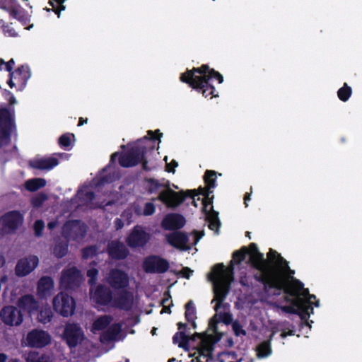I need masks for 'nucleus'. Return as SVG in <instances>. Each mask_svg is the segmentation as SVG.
Wrapping results in <instances>:
<instances>
[{
    "instance_id": "1",
    "label": "nucleus",
    "mask_w": 362,
    "mask_h": 362,
    "mask_svg": "<svg viewBox=\"0 0 362 362\" xmlns=\"http://www.w3.org/2000/svg\"><path fill=\"white\" fill-rule=\"evenodd\" d=\"M250 262L259 272L254 279L263 285L265 292L274 289L283 294H310L304 284L294 277L295 270L291 269L288 262L276 250L269 249L267 259L262 252L252 254Z\"/></svg>"
},
{
    "instance_id": "2",
    "label": "nucleus",
    "mask_w": 362,
    "mask_h": 362,
    "mask_svg": "<svg viewBox=\"0 0 362 362\" xmlns=\"http://www.w3.org/2000/svg\"><path fill=\"white\" fill-rule=\"evenodd\" d=\"M211 303H214L216 315L209 323L208 332L210 333L207 334H196L192 338L193 340H195L196 338L199 339L197 351L194 354V355L198 354L197 362H211L210 358L213 351V344L216 341L213 334L221 335L218 331L217 324L221 321L228 325L233 321L232 315L229 312L230 303L226 301V296H215ZM218 339L219 336L216 340Z\"/></svg>"
},
{
    "instance_id": "3",
    "label": "nucleus",
    "mask_w": 362,
    "mask_h": 362,
    "mask_svg": "<svg viewBox=\"0 0 362 362\" xmlns=\"http://www.w3.org/2000/svg\"><path fill=\"white\" fill-rule=\"evenodd\" d=\"M249 254L247 247H242L235 251L228 267L223 263L216 264L207 274L208 280L212 284L214 294H228L233 285L235 284L234 265L245 260Z\"/></svg>"
},
{
    "instance_id": "4",
    "label": "nucleus",
    "mask_w": 362,
    "mask_h": 362,
    "mask_svg": "<svg viewBox=\"0 0 362 362\" xmlns=\"http://www.w3.org/2000/svg\"><path fill=\"white\" fill-rule=\"evenodd\" d=\"M213 78L217 80L218 83L223 82L222 74L210 68L208 64H202L192 69H187L180 76V80L182 83H187L192 89L202 93L204 97L210 98L218 97V91L209 83Z\"/></svg>"
},
{
    "instance_id": "5",
    "label": "nucleus",
    "mask_w": 362,
    "mask_h": 362,
    "mask_svg": "<svg viewBox=\"0 0 362 362\" xmlns=\"http://www.w3.org/2000/svg\"><path fill=\"white\" fill-rule=\"evenodd\" d=\"M163 134L160 132L159 129L156 131L148 130L147 135L144 137V140H147L151 143L150 146H145L143 144H137L129 148L124 153L119 154V152L113 153L110 156V160L108 165L103 168V171H105L107 168L111 165H114L116 162L117 157L119 155L118 161L119 164L122 168H131L134 167L139 164L144 159V154H147L148 151H154L156 141L158 140L160 142V137Z\"/></svg>"
},
{
    "instance_id": "6",
    "label": "nucleus",
    "mask_w": 362,
    "mask_h": 362,
    "mask_svg": "<svg viewBox=\"0 0 362 362\" xmlns=\"http://www.w3.org/2000/svg\"><path fill=\"white\" fill-rule=\"evenodd\" d=\"M146 182L148 184V192L153 194L157 192L161 187L164 188L158 197V199L168 207L175 208L185 202L184 190L175 192L170 187V182L160 183L155 178H148Z\"/></svg>"
},
{
    "instance_id": "7",
    "label": "nucleus",
    "mask_w": 362,
    "mask_h": 362,
    "mask_svg": "<svg viewBox=\"0 0 362 362\" xmlns=\"http://www.w3.org/2000/svg\"><path fill=\"white\" fill-rule=\"evenodd\" d=\"M16 130L14 113L7 107L0 108V148L11 143L12 134Z\"/></svg>"
},
{
    "instance_id": "8",
    "label": "nucleus",
    "mask_w": 362,
    "mask_h": 362,
    "mask_svg": "<svg viewBox=\"0 0 362 362\" xmlns=\"http://www.w3.org/2000/svg\"><path fill=\"white\" fill-rule=\"evenodd\" d=\"M83 280L81 272L76 267L64 269L59 279V288L62 290L57 294H64V291H75Z\"/></svg>"
},
{
    "instance_id": "9",
    "label": "nucleus",
    "mask_w": 362,
    "mask_h": 362,
    "mask_svg": "<svg viewBox=\"0 0 362 362\" xmlns=\"http://www.w3.org/2000/svg\"><path fill=\"white\" fill-rule=\"evenodd\" d=\"M305 296H286V304L280 305L279 308L285 313H298L300 315H309L311 308V298L315 296H309L310 298H304Z\"/></svg>"
},
{
    "instance_id": "10",
    "label": "nucleus",
    "mask_w": 362,
    "mask_h": 362,
    "mask_svg": "<svg viewBox=\"0 0 362 362\" xmlns=\"http://www.w3.org/2000/svg\"><path fill=\"white\" fill-rule=\"evenodd\" d=\"M87 233V226L81 220L66 221L62 228V235L67 241H79Z\"/></svg>"
},
{
    "instance_id": "11",
    "label": "nucleus",
    "mask_w": 362,
    "mask_h": 362,
    "mask_svg": "<svg viewBox=\"0 0 362 362\" xmlns=\"http://www.w3.org/2000/svg\"><path fill=\"white\" fill-rule=\"evenodd\" d=\"M0 8L7 11L11 18L18 20L24 26L30 21V15L17 0H0Z\"/></svg>"
},
{
    "instance_id": "12",
    "label": "nucleus",
    "mask_w": 362,
    "mask_h": 362,
    "mask_svg": "<svg viewBox=\"0 0 362 362\" xmlns=\"http://www.w3.org/2000/svg\"><path fill=\"white\" fill-rule=\"evenodd\" d=\"M142 267L146 274H164L169 269L170 263L159 255H151L144 259Z\"/></svg>"
},
{
    "instance_id": "13",
    "label": "nucleus",
    "mask_w": 362,
    "mask_h": 362,
    "mask_svg": "<svg viewBox=\"0 0 362 362\" xmlns=\"http://www.w3.org/2000/svg\"><path fill=\"white\" fill-rule=\"evenodd\" d=\"M23 216L19 211H8L0 218V231L4 234L14 233L23 223Z\"/></svg>"
},
{
    "instance_id": "14",
    "label": "nucleus",
    "mask_w": 362,
    "mask_h": 362,
    "mask_svg": "<svg viewBox=\"0 0 362 362\" xmlns=\"http://www.w3.org/2000/svg\"><path fill=\"white\" fill-rule=\"evenodd\" d=\"M151 240V235L141 226H135L126 238V243L131 248L144 247Z\"/></svg>"
},
{
    "instance_id": "15",
    "label": "nucleus",
    "mask_w": 362,
    "mask_h": 362,
    "mask_svg": "<svg viewBox=\"0 0 362 362\" xmlns=\"http://www.w3.org/2000/svg\"><path fill=\"white\" fill-rule=\"evenodd\" d=\"M53 306L57 313L64 317H69L74 313L76 301L72 296H55Z\"/></svg>"
},
{
    "instance_id": "16",
    "label": "nucleus",
    "mask_w": 362,
    "mask_h": 362,
    "mask_svg": "<svg viewBox=\"0 0 362 362\" xmlns=\"http://www.w3.org/2000/svg\"><path fill=\"white\" fill-rule=\"evenodd\" d=\"M51 337L47 332L42 329H33L27 334L24 340L26 346L35 348H42L49 344Z\"/></svg>"
},
{
    "instance_id": "17",
    "label": "nucleus",
    "mask_w": 362,
    "mask_h": 362,
    "mask_svg": "<svg viewBox=\"0 0 362 362\" xmlns=\"http://www.w3.org/2000/svg\"><path fill=\"white\" fill-rule=\"evenodd\" d=\"M107 282L114 290L124 289L129 286V278L124 271L114 268L110 270Z\"/></svg>"
},
{
    "instance_id": "18",
    "label": "nucleus",
    "mask_w": 362,
    "mask_h": 362,
    "mask_svg": "<svg viewBox=\"0 0 362 362\" xmlns=\"http://www.w3.org/2000/svg\"><path fill=\"white\" fill-rule=\"evenodd\" d=\"M2 322L8 326H18L23 320L21 312L13 305H7L2 308L0 313Z\"/></svg>"
},
{
    "instance_id": "19",
    "label": "nucleus",
    "mask_w": 362,
    "mask_h": 362,
    "mask_svg": "<svg viewBox=\"0 0 362 362\" xmlns=\"http://www.w3.org/2000/svg\"><path fill=\"white\" fill-rule=\"evenodd\" d=\"M39 264V259L35 255H29L20 259L15 267L17 276L23 277L31 273Z\"/></svg>"
},
{
    "instance_id": "20",
    "label": "nucleus",
    "mask_w": 362,
    "mask_h": 362,
    "mask_svg": "<svg viewBox=\"0 0 362 362\" xmlns=\"http://www.w3.org/2000/svg\"><path fill=\"white\" fill-rule=\"evenodd\" d=\"M107 253L112 260H124L129 255V250L122 242L114 240L108 243Z\"/></svg>"
},
{
    "instance_id": "21",
    "label": "nucleus",
    "mask_w": 362,
    "mask_h": 362,
    "mask_svg": "<svg viewBox=\"0 0 362 362\" xmlns=\"http://www.w3.org/2000/svg\"><path fill=\"white\" fill-rule=\"evenodd\" d=\"M186 220L180 214H169L161 221V226L165 230H179L184 227Z\"/></svg>"
},
{
    "instance_id": "22",
    "label": "nucleus",
    "mask_w": 362,
    "mask_h": 362,
    "mask_svg": "<svg viewBox=\"0 0 362 362\" xmlns=\"http://www.w3.org/2000/svg\"><path fill=\"white\" fill-rule=\"evenodd\" d=\"M64 334L70 346H76L83 339V334L81 328L74 324L67 325Z\"/></svg>"
},
{
    "instance_id": "23",
    "label": "nucleus",
    "mask_w": 362,
    "mask_h": 362,
    "mask_svg": "<svg viewBox=\"0 0 362 362\" xmlns=\"http://www.w3.org/2000/svg\"><path fill=\"white\" fill-rule=\"evenodd\" d=\"M168 243L173 247L181 250H187L189 247L187 246L189 238L186 233L183 232H174L167 235Z\"/></svg>"
},
{
    "instance_id": "24",
    "label": "nucleus",
    "mask_w": 362,
    "mask_h": 362,
    "mask_svg": "<svg viewBox=\"0 0 362 362\" xmlns=\"http://www.w3.org/2000/svg\"><path fill=\"white\" fill-rule=\"evenodd\" d=\"M59 160L55 157L37 158L30 160L29 165L33 169L50 170L59 164Z\"/></svg>"
},
{
    "instance_id": "25",
    "label": "nucleus",
    "mask_w": 362,
    "mask_h": 362,
    "mask_svg": "<svg viewBox=\"0 0 362 362\" xmlns=\"http://www.w3.org/2000/svg\"><path fill=\"white\" fill-rule=\"evenodd\" d=\"M11 76L14 77V80L20 86V90H23L28 81L31 76V71L28 65H21L18 66L13 72H11Z\"/></svg>"
},
{
    "instance_id": "26",
    "label": "nucleus",
    "mask_w": 362,
    "mask_h": 362,
    "mask_svg": "<svg viewBox=\"0 0 362 362\" xmlns=\"http://www.w3.org/2000/svg\"><path fill=\"white\" fill-rule=\"evenodd\" d=\"M40 300L42 301V298ZM40 303L42 302H40V299L34 298L33 296H22L18 300V306L30 314L37 310Z\"/></svg>"
},
{
    "instance_id": "27",
    "label": "nucleus",
    "mask_w": 362,
    "mask_h": 362,
    "mask_svg": "<svg viewBox=\"0 0 362 362\" xmlns=\"http://www.w3.org/2000/svg\"><path fill=\"white\" fill-rule=\"evenodd\" d=\"M54 282L51 276H43L38 280L36 294H46L54 288Z\"/></svg>"
},
{
    "instance_id": "28",
    "label": "nucleus",
    "mask_w": 362,
    "mask_h": 362,
    "mask_svg": "<svg viewBox=\"0 0 362 362\" xmlns=\"http://www.w3.org/2000/svg\"><path fill=\"white\" fill-rule=\"evenodd\" d=\"M211 193L212 191L208 189L206 186L205 187H199L197 189H187L185 192L184 191V196H185V200L187 197L194 198L199 194H202L204 197L202 200V204L204 203V200L209 202L210 200H212L214 197H212L211 198H209V195Z\"/></svg>"
},
{
    "instance_id": "29",
    "label": "nucleus",
    "mask_w": 362,
    "mask_h": 362,
    "mask_svg": "<svg viewBox=\"0 0 362 362\" xmlns=\"http://www.w3.org/2000/svg\"><path fill=\"white\" fill-rule=\"evenodd\" d=\"M113 296H91L90 300L95 307L102 309L103 306H114Z\"/></svg>"
},
{
    "instance_id": "30",
    "label": "nucleus",
    "mask_w": 362,
    "mask_h": 362,
    "mask_svg": "<svg viewBox=\"0 0 362 362\" xmlns=\"http://www.w3.org/2000/svg\"><path fill=\"white\" fill-rule=\"evenodd\" d=\"M69 242L59 240L54 244L52 252L53 255L57 258H62L66 255L69 250Z\"/></svg>"
},
{
    "instance_id": "31",
    "label": "nucleus",
    "mask_w": 362,
    "mask_h": 362,
    "mask_svg": "<svg viewBox=\"0 0 362 362\" xmlns=\"http://www.w3.org/2000/svg\"><path fill=\"white\" fill-rule=\"evenodd\" d=\"M112 318L108 315L100 316L97 318L93 323L92 325V332H96L98 331H100L106 328L109 325H110Z\"/></svg>"
},
{
    "instance_id": "32",
    "label": "nucleus",
    "mask_w": 362,
    "mask_h": 362,
    "mask_svg": "<svg viewBox=\"0 0 362 362\" xmlns=\"http://www.w3.org/2000/svg\"><path fill=\"white\" fill-rule=\"evenodd\" d=\"M46 180L44 178H33L25 182V188L30 192H35L46 185Z\"/></svg>"
},
{
    "instance_id": "33",
    "label": "nucleus",
    "mask_w": 362,
    "mask_h": 362,
    "mask_svg": "<svg viewBox=\"0 0 362 362\" xmlns=\"http://www.w3.org/2000/svg\"><path fill=\"white\" fill-rule=\"evenodd\" d=\"M114 306L118 307L124 310H128L131 308L132 300L129 296H113Z\"/></svg>"
},
{
    "instance_id": "34",
    "label": "nucleus",
    "mask_w": 362,
    "mask_h": 362,
    "mask_svg": "<svg viewBox=\"0 0 362 362\" xmlns=\"http://www.w3.org/2000/svg\"><path fill=\"white\" fill-rule=\"evenodd\" d=\"M205 185L211 190L216 186V172L211 170H206L204 175Z\"/></svg>"
},
{
    "instance_id": "35",
    "label": "nucleus",
    "mask_w": 362,
    "mask_h": 362,
    "mask_svg": "<svg viewBox=\"0 0 362 362\" xmlns=\"http://www.w3.org/2000/svg\"><path fill=\"white\" fill-rule=\"evenodd\" d=\"M212 200H210L209 202H207L206 200L204 201L203 203V207H202V212L206 215V221L207 222H211L212 221H218V213L217 211H215L213 210V206H211V211L209 212L207 210V206L209 205H212Z\"/></svg>"
},
{
    "instance_id": "36",
    "label": "nucleus",
    "mask_w": 362,
    "mask_h": 362,
    "mask_svg": "<svg viewBox=\"0 0 362 362\" xmlns=\"http://www.w3.org/2000/svg\"><path fill=\"white\" fill-rule=\"evenodd\" d=\"M26 362H52V358L49 356L31 351L27 356Z\"/></svg>"
},
{
    "instance_id": "37",
    "label": "nucleus",
    "mask_w": 362,
    "mask_h": 362,
    "mask_svg": "<svg viewBox=\"0 0 362 362\" xmlns=\"http://www.w3.org/2000/svg\"><path fill=\"white\" fill-rule=\"evenodd\" d=\"M98 273V270L96 268H90L87 271L86 275L89 278L88 281V284L90 286L89 294L93 293L94 286L97 284Z\"/></svg>"
},
{
    "instance_id": "38",
    "label": "nucleus",
    "mask_w": 362,
    "mask_h": 362,
    "mask_svg": "<svg viewBox=\"0 0 362 362\" xmlns=\"http://www.w3.org/2000/svg\"><path fill=\"white\" fill-rule=\"evenodd\" d=\"M351 94L352 88L346 83H344L343 86L337 91V97L342 102L348 101Z\"/></svg>"
},
{
    "instance_id": "39",
    "label": "nucleus",
    "mask_w": 362,
    "mask_h": 362,
    "mask_svg": "<svg viewBox=\"0 0 362 362\" xmlns=\"http://www.w3.org/2000/svg\"><path fill=\"white\" fill-rule=\"evenodd\" d=\"M25 2L27 6H30V4L28 3V0H23ZM65 0H49V4L52 6V9L54 13L57 15L58 18L60 17V13L62 11L65 9V6L63 5V3Z\"/></svg>"
},
{
    "instance_id": "40",
    "label": "nucleus",
    "mask_w": 362,
    "mask_h": 362,
    "mask_svg": "<svg viewBox=\"0 0 362 362\" xmlns=\"http://www.w3.org/2000/svg\"><path fill=\"white\" fill-rule=\"evenodd\" d=\"M173 341L175 344H177L180 347L187 349L189 337L183 332L180 331L174 335Z\"/></svg>"
},
{
    "instance_id": "41",
    "label": "nucleus",
    "mask_w": 362,
    "mask_h": 362,
    "mask_svg": "<svg viewBox=\"0 0 362 362\" xmlns=\"http://www.w3.org/2000/svg\"><path fill=\"white\" fill-rule=\"evenodd\" d=\"M272 353L270 344L269 341H264L257 347V355L259 358H264L269 356Z\"/></svg>"
},
{
    "instance_id": "42",
    "label": "nucleus",
    "mask_w": 362,
    "mask_h": 362,
    "mask_svg": "<svg viewBox=\"0 0 362 362\" xmlns=\"http://www.w3.org/2000/svg\"><path fill=\"white\" fill-rule=\"evenodd\" d=\"M52 317V313L49 308H42L39 315H38V320L42 323H47L51 320Z\"/></svg>"
},
{
    "instance_id": "43",
    "label": "nucleus",
    "mask_w": 362,
    "mask_h": 362,
    "mask_svg": "<svg viewBox=\"0 0 362 362\" xmlns=\"http://www.w3.org/2000/svg\"><path fill=\"white\" fill-rule=\"evenodd\" d=\"M98 247L96 245L87 246L82 249V257L87 259L90 257H93L97 255Z\"/></svg>"
},
{
    "instance_id": "44",
    "label": "nucleus",
    "mask_w": 362,
    "mask_h": 362,
    "mask_svg": "<svg viewBox=\"0 0 362 362\" xmlns=\"http://www.w3.org/2000/svg\"><path fill=\"white\" fill-rule=\"evenodd\" d=\"M71 136L74 137V134H64L59 138V145L64 149H68L71 144Z\"/></svg>"
},
{
    "instance_id": "45",
    "label": "nucleus",
    "mask_w": 362,
    "mask_h": 362,
    "mask_svg": "<svg viewBox=\"0 0 362 362\" xmlns=\"http://www.w3.org/2000/svg\"><path fill=\"white\" fill-rule=\"evenodd\" d=\"M16 62L13 59H11L8 62H6L2 58L0 59V71H2L4 69L8 71L9 74L11 72H13V66Z\"/></svg>"
},
{
    "instance_id": "46",
    "label": "nucleus",
    "mask_w": 362,
    "mask_h": 362,
    "mask_svg": "<svg viewBox=\"0 0 362 362\" xmlns=\"http://www.w3.org/2000/svg\"><path fill=\"white\" fill-rule=\"evenodd\" d=\"M44 228L45 223L42 220L39 219L35 221L33 229L36 237H41L42 235Z\"/></svg>"
},
{
    "instance_id": "47",
    "label": "nucleus",
    "mask_w": 362,
    "mask_h": 362,
    "mask_svg": "<svg viewBox=\"0 0 362 362\" xmlns=\"http://www.w3.org/2000/svg\"><path fill=\"white\" fill-rule=\"evenodd\" d=\"M185 315L187 319L189 321H193L195 315V308L194 306L193 303L192 301L188 302L185 305Z\"/></svg>"
},
{
    "instance_id": "48",
    "label": "nucleus",
    "mask_w": 362,
    "mask_h": 362,
    "mask_svg": "<svg viewBox=\"0 0 362 362\" xmlns=\"http://www.w3.org/2000/svg\"><path fill=\"white\" fill-rule=\"evenodd\" d=\"M47 199V196L44 193H40L32 199V204L35 207L41 206L44 202Z\"/></svg>"
},
{
    "instance_id": "49",
    "label": "nucleus",
    "mask_w": 362,
    "mask_h": 362,
    "mask_svg": "<svg viewBox=\"0 0 362 362\" xmlns=\"http://www.w3.org/2000/svg\"><path fill=\"white\" fill-rule=\"evenodd\" d=\"M12 23L8 24L6 26L4 25V29L2 30L4 35L11 37H17L18 36V33L15 30V29L11 27Z\"/></svg>"
},
{
    "instance_id": "50",
    "label": "nucleus",
    "mask_w": 362,
    "mask_h": 362,
    "mask_svg": "<svg viewBox=\"0 0 362 362\" xmlns=\"http://www.w3.org/2000/svg\"><path fill=\"white\" fill-rule=\"evenodd\" d=\"M114 180H115V178H114L113 174L110 173L108 175H101L98 180L97 185L100 186V185H103L106 183H111Z\"/></svg>"
},
{
    "instance_id": "51",
    "label": "nucleus",
    "mask_w": 362,
    "mask_h": 362,
    "mask_svg": "<svg viewBox=\"0 0 362 362\" xmlns=\"http://www.w3.org/2000/svg\"><path fill=\"white\" fill-rule=\"evenodd\" d=\"M239 284L243 287H244L246 290H248L249 288H250L252 287V281H251L250 277H248L246 275V274H245L243 276H240V280H239Z\"/></svg>"
},
{
    "instance_id": "52",
    "label": "nucleus",
    "mask_w": 362,
    "mask_h": 362,
    "mask_svg": "<svg viewBox=\"0 0 362 362\" xmlns=\"http://www.w3.org/2000/svg\"><path fill=\"white\" fill-rule=\"evenodd\" d=\"M156 211V206L152 202H147L144 207V214L145 216L153 215Z\"/></svg>"
},
{
    "instance_id": "53",
    "label": "nucleus",
    "mask_w": 362,
    "mask_h": 362,
    "mask_svg": "<svg viewBox=\"0 0 362 362\" xmlns=\"http://www.w3.org/2000/svg\"><path fill=\"white\" fill-rule=\"evenodd\" d=\"M120 329H121V327L119 324L112 325L108 329V332H110L109 338L113 339V338L116 337L117 334L119 332Z\"/></svg>"
},
{
    "instance_id": "54",
    "label": "nucleus",
    "mask_w": 362,
    "mask_h": 362,
    "mask_svg": "<svg viewBox=\"0 0 362 362\" xmlns=\"http://www.w3.org/2000/svg\"><path fill=\"white\" fill-rule=\"evenodd\" d=\"M95 290L94 292V294H112L110 291H108L107 293H105L106 288L103 284H98L95 286ZM93 294V293H92Z\"/></svg>"
},
{
    "instance_id": "55",
    "label": "nucleus",
    "mask_w": 362,
    "mask_h": 362,
    "mask_svg": "<svg viewBox=\"0 0 362 362\" xmlns=\"http://www.w3.org/2000/svg\"><path fill=\"white\" fill-rule=\"evenodd\" d=\"M177 165L178 163L175 160H172L170 163L166 164L165 170L168 173H174Z\"/></svg>"
},
{
    "instance_id": "56",
    "label": "nucleus",
    "mask_w": 362,
    "mask_h": 362,
    "mask_svg": "<svg viewBox=\"0 0 362 362\" xmlns=\"http://www.w3.org/2000/svg\"><path fill=\"white\" fill-rule=\"evenodd\" d=\"M193 271L189 269V267H183L182 270L180 271V273L182 276V277L185 279H189L192 274Z\"/></svg>"
},
{
    "instance_id": "57",
    "label": "nucleus",
    "mask_w": 362,
    "mask_h": 362,
    "mask_svg": "<svg viewBox=\"0 0 362 362\" xmlns=\"http://www.w3.org/2000/svg\"><path fill=\"white\" fill-rule=\"evenodd\" d=\"M209 223V229L212 230H216V231H218V229H219V227L221 226V223H220V221H212L211 222H208Z\"/></svg>"
},
{
    "instance_id": "58",
    "label": "nucleus",
    "mask_w": 362,
    "mask_h": 362,
    "mask_svg": "<svg viewBox=\"0 0 362 362\" xmlns=\"http://www.w3.org/2000/svg\"><path fill=\"white\" fill-rule=\"evenodd\" d=\"M233 329L236 335H240L241 334H245V331L241 329V327L240 326V325L236 322L233 323Z\"/></svg>"
},
{
    "instance_id": "59",
    "label": "nucleus",
    "mask_w": 362,
    "mask_h": 362,
    "mask_svg": "<svg viewBox=\"0 0 362 362\" xmlns=\"http://www.w3.org/2000/svg\"><path fill=\"white\" fill-rule=\"evenodd\" d=\"M249 254L251 255L252 254H256L260 252L258 250L257 245L256 243H252L249 245L247 247Z\"/></svg>"
},
{
    "instance_id": "60",
    "label": "nucleus",
    "mask_w": 362,
    "mask_h": 362,
    "mask_svg": "<svg viewBox=\"0 0 362 362\" xmlns=\"http://www.w3.org/2000/svg\"><path fill=\"white\" fill-rule=\"evenodd\" d=\"M194 235V243L197 244L199 240L204 236V231H198V230H194L193 231Z\"/></svg>"
},
{
    "instance_id": "61",
    "label": "nucleus",
    "mask_w": 362,
    "mask_h": 362,
    "mask_svg": "<svg viewBox=\"0 0 362 362\" xmlns=\"http://www.w3.org/2000/svg\"><path fill=\"white\" fill-rule=\"evenodd\" d=\"M114 225L116 230H120L124 227V222L119 218H116L114 221Z\"/></svg>"
},
{
    "instance_id": "62",
    "label": "nucleus",
    "mask_w": 362,
    "mask_h": 362,
    "mask_svg": "<svg viewBox=\"0 0 362 362\" xmlns=\"http://www.w3.org/2000/svg\"><path fill=\"white\" fill-rule=\"evenodd\" d=\"M141 165H142V169L145 171H150L151 170V168L150 167H148V160H147V158H146V154H144V159L141 161Z\"/></svg>"
},
{
    "instance_id": "63",
    "label": "nucleus",
    "mask_w": 362,
    "mask_h": 362,
    "mask_svg": "<svg viewBox=\"0 0 362 362\" xmlns=\"http://www.w3.org/2000/svg\"><path fill=\"white\" fill-rule=\"evenodd\" d=\"M221 362H240V361L239 360H235L234 355H233V354H228L221 361Z\"/></svg>"
},
{
    "instance_id": "64",
    "label": "nucleus",
    "mask_w": 362,
    "mask_h": 362,
    "mask_svg": "<svg viewBox=\"0 0 362 362\" xmlns=\"http://www.w3.org/2000/svg\"><path fill=\"white\" fill-rule=\"evenodd\" d=\"M58 224L59 222L57 220L52 221L47 223V228L49 230H52L58 226Z\"/></svg>"
}]
</instances>
